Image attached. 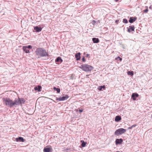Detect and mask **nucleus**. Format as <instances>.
<instances>
[{
  "label": "nucleus",
  "mask_w": 152,
  "mask_h": 152,
  "mask_svg": "<svg viewBox=\"0 0 152 152\" xmlns=\"http://www.w3.org/2000/svg\"><path fill=\"white\" fill-rule=\"evenodd\" d=\"M149 8L150 9H152V6L151 5L149 7Z\"/></svg>",
  "instance_id": "nucleus-34"
},
{
  "label": "nucleus",
  "mask_w": 152,
  "mask_h": 152,
  "mask_svg": "<svg viewBox=\"0 0 152 152\" xmlns=\"http://www.w3.org/2000/svg\"><path fill=\"white\" fill-rule=\"evenodd\" d=\"M83 109H79L78 111L80 113V114L83 111Z\"/></svg>",
  "instance_id": "nucleus-28"
},
{
  "label": "nucleus",
  "mask_w": 152,
  "mask_h": 152,
  "mask_svg": "<svg viewBox=\"0 0 152 152\" xmlns=\"http://www.w3.org/2000/svg\"><path fill=\"white\" fill-rule=\"evenodd\" d=\"M63 61V60L61 59V57H58L55 60V62H60V63Z\"/></svg>",
  "instance_id": "nucleus-17"
},
{
  "label": "nucleus",
  "mask_w": 152,
  "mask_h": 152,
  "mask_svg": "<svg viewBox=\"0 0 152 152\" xmlns=\"http://www.w3.org/2000/svg\"><path fill=\"white\" fill-rule=\"evenodd\" d=\"M32 47L31 45H29L28 46H27V48L28 49H31Z\"/></svg>",
  "instance_id": "nucleus-29"
},
{
  "label": "nucleus",
  "mask_w": 152,
  "mask_h": 152,
  "mask_svg": "<svg viewBox=\"0 0 152 152\" xmlns=\"http://www.w3.org/2000/svg\"><path fill=\"white\" fill-rule=\"evenodd\" d=\"M127 74L128 75H130L131 76L133 75L134 74L132 71H129L127 72Z\"/></svg>",
  "instance_id": "nucleus-24"
},
{
  "label": "nucleus",
  "mask_w": 152,
  "mask_h": 152,
  "mask_svg": "<svg viewBox=\"0 0 152 152\" xmlns=\"http://www.w3.org/2000/svg\"><path fill=\"white\" fill-rule=\"evenodd\" d=\"M136 126H137L136 124H134V125L132 126H131L128 128V129H132L133 127H135Z\"/></svg>",
  "instance_id": "nucleus-25"
},
{
  "label": "nucleus",
  "mask_w": 152,
  "mask_h": 152,
  "mask_svg": "<svg viewBox=\"0 0 152 152\" xmlns=\"http://www.w3.org/2000/svg\"><path fill=\"white\" fill-rule=\"evenodd\" d=\"M121 119V117L120 115H117L115 117V120L116 122H118L120 121Z\"/></svg>",
  "instance_id": "nucleus-12"
},
{
  "label": "nucleus",
  "mask_w": 152,
  "mask_h": 152,
  "mask_svg": "<svg viewBox=\"0 0 152 152\" xmlns=\"http://www.w3.org/2000/svg\"><path fill=\"white\" fill-rule=\"evenodd\" d=\"M92 23L93 25H94L96 24V21L95 20H93L92 22Z\"/></svg>",
  "instance_id": "nucleus-27"
},
{
  "label": "nucleus",
  "mask_w": 152,
  "mask_h": 152,
  "mask_svg": "<svg viewBox=\"0 0 152 152\" xmlns=\"http://www.w3.org/2000/svg\"><path fill=\"white\" fill-rule=\"evenodd\" d=\"M137 19V18L136 17H131L129 20V22L131 23H133L135 22Z\"/></svg>",
  "instance_id": "nucleus-10"
},
{
  "label": "nucleus",
  "mask_w": 152,
  "mask_h": 152,
  "mask_svg": "<svg viewBox=\"0 0 152 152\" xmlns=\"http://www.w3.org/2000/svg\"><path fill=\"white\" fill-rule=\"evenodd\" d=\"M92 40L94 43H97L99 42V40L98 38L95 37L93 38Z\"/></svg>",
  "instance_id": "nucleus-14"
},
{
  "label": "nucleus",
  "mask_w": 152,
  "mask_h": 152,
  "mask_svg": "<svg viewBox=\"0 0 152 152\" xmlns=\"http://www.w3.org/2000/svg\"><path fill=\"white\" fill-rule=\"evenodd\" d=\"M54 90L56 91L58 93H59L60 91V90L59 88H56L54 87Z\"/></svg>",
  "instance_id": "nucleus-22"
},
{
  "label": "nucleus",
  "mask_w": 152,
  "mask_h": 152,
  "mask_svg": "<svg viewBox=\"0 0 152 152\" xmlns=\"http://www.w3.org/2000/svg\"><path fill=\"white\" fill-rule=\"evenodd\" d=\"M139 96H131V99L134 101L140 99V97Z\"/></svg>",
  "instance_id": "nucleus-9"
},
{
  "label": "nucleus",
  "mask_w": 152,
  "mask_h": 152,
  "mask_svg": "<svg viewBox=\"0 0 152 152\" xmlns=\"http://www.w3.org/2000/svg\"><path fill=\"white\" fill-rule=\"evenodd\" d=\"M79 110H78V109H76V112H79V111H78Z\"/></svg>",
  "instance_id": "nucleus-37"
},
{
  "label": "nucleus",
  "mask_w": 152,
  "mask_h": 152,
  "mask_svg": "<svg viewBox=\"0 0 152 152\" xmlns=\"http://www.w3.org/2000/svg\"><path fill=\"white\" fill-rule=\"evenodd\" d=\"M23 50L26 53H29V50L27 48V46H23Z\"/></svg>",
  "instance_id": "nucleus-13"
},
{
  "label": "nucleus",
  "mask_w": 152,
  "mask_h": 152,
  "mask_svg": "<svg viewBox=\"0 0 152 152\" xmlns=\"http://www.w3.org/2000/svg\"><path fill=\"white\" fill-rule=\"evenodd\" d=\"M132 95H139L137 93L135 94V93H133Z\"/></svg>",
  "instance_id": "nucleus-33"
},
{
  "label": "nucleus",
  "mask_w": 152,
  "mask_h": 152,
  "mask_svg": "<svg viewBox=\"0 0 152 152\" xmlns=\"http://www.w3.org/2000/svg\"><path fill=\"white\" fill-rule=\"evenodd\" d=\"M144 12H145V13H147V12H148V8H147V9H146V10H144Z\"/></svg>",
  "instance_id": "nucleus-32"
},
{
  "label": "nucleus",
  "mask_w": 152,
  "mask_h": 152,
  "mask_svg": "<svg viewBox=\"0 0 152 152\" xmlns=\"http://www.w3.org/2000/svg\"><path fill=\"white\" fill-rule=\"evenodd\" d=\"M70 150V149L69 148H63V151H69Z\"/></svg>",
  "instance_id": "nucleus-23"
},
{
  "label": "nucleus",
  "mask_w": 152,
  "mask_h": 152,
  "mask_svg": "<svg viewBox=\"0 0 152 152\" xmlns=\"http://www.w3.org/2000/svg\"><path fill=\"white\" fill-rule=\"evenodd\" d=\"M34 30H36L37 32H39L41 31L42 28L40 27H39L38 26H37L34 27Z\"/></svg>",
  "instance_id": "nucleus-11"
},
{
  "label": "nucleus",
  "mask_w": 152,
  "mask_h": 152,
  "mask_svg": "<svg viewBox=\"0 0 152 152\" xmlns=\"http://www.w3.org/2000/svg\"><path fill=\"white\" fill-rule=\"evenodd\" d=\"M123 141V140L122 139H117L115 140V143L116 145L120 144L122 143Z\"/></svg>",
  "instance_id": "nucleus-8"
},
{
  "label": "nucleus",
  "mask_w": 152,
  "mask_h": 152,
  "mask_svg": "<svg viewBox=\"0 0 152 152\" xmlns=\"http://www.w3.org/2000/svg\"><path fill=\"white\" fill-rule=\"evenodd\" d=\"M82 60L84 62H85L86 60L84 57H83L82 59Z\"/></svg>",
  "instance_id": "nucleus-31"
},
{
  "label": "nucleus",
  "mask_w": 152,
  "mask_h": 152,
  "mask_svg": "<svg viewBox=\"0 0 152 152\" xmlns=\"http://www.w3.org/2000/svg\"><path fill=\"white\" fill-rule=\"evenodd\" d=\"M129 28L131 30V31H134L135 28L134 26L132 25L129 26Z\"/></svg>",
  "instance_id": "nucleus-21"
},
{
  "label": "nucleus",
  "mask_w": 152,
  "mask_h": 152,
  "mask_svg": "<svg viewBox=\"0 0 152 152\" xmlns=\"http://www.w3.org/2000/svg\"><path fill=\"white\" fill-rule=\"evenodd\" d=\"M69 96H63L61 97L57 98L56 97V100L58 101H64L66 100L69 98Z\"/></svg>",
  "instance_id": "nucleus-6"
},
{
  "label": "nucleus",
  "mask_w": 152,
  "mask_h": 152,
  "mask_svg": "<svg viewBox=\"0 0 152 152\" xmlns=\"http://www.w3.org/2000/svg\"><path fill=\"white\" fill-rule=\"evenodd\" d=\"M35 53L37 55L40 57L48 56V54L46 50L43 48H39L36 50Z\"/></svg>",
  "instance_id": "nucleus-1"
},
{
  "label": "nucleus",
  "mask_w": 152,
  "mask_h": 152,
  "mask_svg": "<svg viewBox=\"0 0 152 152\" xmlns=\"http://www.w3.org/2000/svg\"><path fill=\"white\" fill-rule=\"evenodd\" d=\"M105 85H103V86H100L98 87V89L100 91L103 90L102 89H105Z\"/></svg>",
  "instance_id": "nucleus-20"
},
{
  "label": "nucleus",
  "mask_w": 152,
  "mask_h": 152,
  "mask_svg": "<svg viewBox=\"0 0 152 152\" xmlns=\"http://www.w3.org/2000/svg\"><path fill=\"white\" fill-rule=\"evenodd\" d=\"M127 29L129 33L131 31V30L128 27H127Z\"/></svg>",
  "instance_id": "nucleus-30"
},
{
  "label": "nucleus",
  "mask_w": 152,
  "mask_h": 152,
  "mask_svg": "<svg viewBox=\"0 0 152 152\" xmlns=\"http://www.w3.org/2000/svg\"><path fill=\"white\" fill-rule=\"evenodd\" d=\"M4 102L5 104L10 108L13 107H16L15 99L14 101L9 98H3Z\"/></svg>",
  "instance_id": "nucleus-2"
},
{
  "label": "nucleus",
  "mask_w": 152,
  "mask_h": 152,
  "mask_svg": "<svg viewBox=\"0 0 152 152\" xmlns=\"http://www.w3.org/2000/svg\"><path fill=\"white\" fill-rule=\"evenodd\" d=\"M123 22L124 23H128V21L126 19H123Z\"/></svg>",
  "instance_id": "nucleus-26"
},
{
  "label": "nucleus",
  "mask_w": 152,
  "mask_h": 152,
  "mask_svg": "<svg viewBox=\"0 0 152 152\" xmlns=\"http://www.w3.org/2000/svg\"><path fill=\"white\" fill-rule=\"evenodd\" d=\"M80 68L86 72L90 71L93 69V67L86 64L81 65Z\"/></svg>",
  "instance_id": "nucleus-3"
},
{
  "label": "nucleus",
  "mask_w": 152,
  "mask_h": 152,
  "mask_svg": "<svg viewBox=\"0 0 152 152\" xmlns=\"http://www.w3.org/2000/svg\"><path fill=\"white\" fill-rule=\"evenodd\" d=\"M81 146L82 147H84L86 146L87 142H85L83 140L81 141Z\"/></svg>",
  "instance_id": "nucleus-19"
},
{
  "label": "nucleus",
  "mask_w": 152,
  "mask_h": 152,
  "mask_svg": "<svg viewBox=\"0 0 152 152\" xmlns=\"http://www.w3.org/2000/svg\"><path fill=\"white\" fill-rule=\"evenodd\" d=\"M118 58H119L120 60V61H121V60H122V58H121L120 57H118Z\"/></svg>",
  "instance_id": "nucleus-36"
},
{
  "label": "nucleus",
  "mask_w": 152,
  "mask_h": 152,
  "mask_svg": "<svg viewBox=\"0 0 152 152\" xmlns=\"http://www.w3.org/2000/svg\"><path fill=\"white\" fill-rule=\"evenodd\" d=\"M116 152H119V151H116Z\"/></svg>",
  "instance_id": "nucleus-40"
},
{
  "label": "nucleus",
  "mask_w": 152,
  "mask_h": 152,
  "mask_svg": "<svg viewBox=\"0 0 152 152\" xmlns=\"http://www.w3.org/2000/svg\"><path fill=\"white\" fill-rule=\"evenodd\" d=\"M115 0L116 2H117V1H118V0Z\"/></svg>",
  "instance_id": "nucleus-38"
},
{
  "label": "nucleus",
  "mask_w": 152,
  "mask_h": 152,
  "mask_svg": "<svg viewBox=\"0 0 152 152\" xmlns=\"http://www.w3.org/2000/svg\"><path fill=\"white\" fill-rule=\"evenodd\" d=\"M52 148H45L43 149L44 152H50Z\"/></svg>",
  "instance_id": "nucleus-15"
},
{
  "label": "nucleus",
  "mask_w": 152,
  "mask_h": 152,
  "mask_svg": "<svg viewBox=\"0 0 152 152\" xmlns=\"http://www.w3.org/2000/svg\"><path fill=\"white\" fill-rule=\"evenodd\" d=\"M80 53H78L75 55V57L76 58L77 60H79L80 59Z\"/></svg>",
  "instance_id": "nucleus-16"
},
{
  "label": "nucleus",
  "mask_w": 152,
  "mask_h": 152,
  "mask_svg": "<svg viewBox=\"0 0 152 152\" xmlns=\"http://www.w3.org/2000/svg\"><path fill=\"white\" fill-rule=\"evenodd\" d=\"M8 92H9V93L12 92V91H8Z\"/></svg>",
  "instance_id": "nucleus-39"
},
{
  "label": "nucleus",
  "mask_w": 152,
  "mask_h": 152,
  "mask_svg": "<svg viewBox=\"0 0 152 152\" xmlns=\"http://www.w3.org/2000/svg\"><path fill=\"white\" fill-rule=\"evenodd\" d=\"M15 140L17 142H25L26 140L24 139L23 137H18L15 138Z\"/></svg>",
  "instance_id": "nucleus-7"
},
{
  "label": "nucleus",
  "mask_w": 152,
  "mask_h": 152,
  "mask_svg": "<svg viewBox=\"0 0 152 152\" xmlns=\"http://www.w3.org/2000/svg\"><path fill=\"white\" fill-rule=\"evenodd\" d=\"M126 132V130L123 128H119L116 130L114 134L115 135L119 136L124 133Z\"/></svg>",
  "instance_id": "nucleus-5"
},
{
  "label": "nucleus",
  "mask_w": 152,
  "mask_h": 152,
  "mask_svg": "<svg viewBox=\"0 0 152 152\" xmlns=\"http://www.w3.org/2000/svg\"><path fill=\"white\" fill-rule=\"evenodd\" d=\"M89 56V54H87L86 55V57H88Z\"/></svg>",
  "instance_id": "nucleus-35"
},
{
  "label": "nucleus",
  "mask_w": 152,
  "mask_h": 152,
  "mask_svg": "<svg viewBox=\"0 0 152 152\" xmlns=\"http://www.w3.org/2000/svg\"><path fill=\"white\" fill-rule=\"evenodd\" d=\"M42 87L40 86H36L34 87V89L36 90H37L38 91H41Z\"/></svg>",
  "instance_id": "nucleus-18"
},
{
  "label": "nucleus",
  "mask_w": 152,
  "mask_h": 152,
  "mask_svg": "<svg viewBox=\"0 0 152 152\" xmlns=\"http://www.w3.org/2000/svg\"><path fill=\"white\" fill-rule=\"evenodd\" d=\"M15 101L16 105L22 106V104H24L26 102L25 99L22 98L18 97V98H16Z\"/></svg>",
  "instance_id": "nucleus-4"
}]
</instances>
